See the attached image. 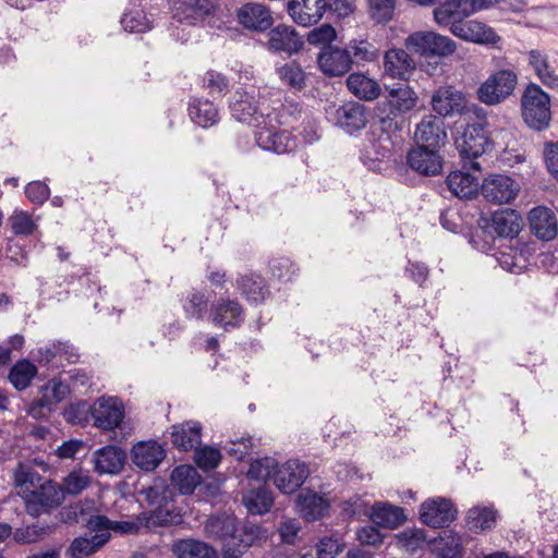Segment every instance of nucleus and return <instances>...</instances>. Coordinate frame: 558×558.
Instances as JSON below:
<instances>
[{
	"label": "nucleus",
	"instance_id": "c9c22d12",
	"mask_svg": "<svg viewBox=\"0 0 558 558\" xmlns=\"http://www.w3.org/2000/svg\"><path fill=\"white\" fill-rule=\"evenodd\" d=\"M189 116L203 129L210 128L219 121V112L215 104L203 98H195L189 104Z\"/></svg>",
	"mask_w": 558,
	"mask_h": 558
},
{
	"label": "nucleus",
	"instance_id": "774afa93",
	"mask_svg": "<svg viewBox=\"0 0 558 558\" xmlns=\"http://www.w3.org/2000/svg\"><path fill=\"white\" fill-rule=\"evenodd\" d=\"M434 558H453V536L439 535L432 542L430 548Z\"/></svg>",
	"mask_w": 558,
	"mask_h": 558
},
{
	"label": "nucleus",
	"instance_id": "13d9d810",
	"mask_svg": "<svg viewBox=\"0 0 558 558\" xmlns=\"http://www.w3.org/2000/svg\"><path fill=\"white\" fill-rule=\"evenodd\" d=\"M195 450V462L198 468L209 471L218 466L221 459V454L218 449L207 446Z\"/></svg>",
	"mask_w": 558,
	"mask_h": 558
},
{
	"label": "nucleus",
	"instance_id": "5701e85b",
	"mask_svg": "<svg viewBox=\"0 0 558 558\" xmlns=\"http://www.w3.org/2000/svg\"><path fill=\"white\" fill-rule=\"evenodd\" d=\"M450 499L437 497L428 499L421 505L420 519L430 527L439 529L448 525L453 517Z\"/></svg>",
	"mask_w": 558,
	"mask_h": 558
},
{
	"label": "nucleus",
	"instance_id": "a18cd8bd",
	"mask_svg": "<svg viewBox=\"0 0 558 558\" xmlns=\"http://www.w3.org/2000/svg\"><path fill=\"white\" fill-rule=\"evenodd\" d=\"M208 301L204 293L192 291L186 295L183 303V311L187 318L201 320L207 313Z\"/></svg>",
	"mask_w": 558,
	"mask_h": 558
},
{
	"label": "nucleus",
	"instance_id": "7ed1b4c3",
	"mask_svg": "<svg viewBox=\"0 0 558 558\" xmlns=\"http://www.w3.org/2000/svg\"><path fill=\"white\" fill-rule=\"evenodd\" d=\"M287 9L292 20L302 26L316 24L326 12L338 16L353 12L350 0H289Z\"/></svg>",
	"mask_w": 558,
	"mask_h": 558
},
{
	"label": "nucleus",
	"instance_id": "aec40b11",
	"mask_svg": "<svg viewBox=\"0 0 558 558\" xmlns=\"http://www.w3.org/2000/svg\"><path fill=\"white\" fill-rule=\"evenodd\" d=\"M310 475L308 466L300 460H288L279 465L275 476V486L282 494L295 493Z\"/></svg>",
	"mask_w": 558,
	"mask_h": 558
},
{
	"label": "nucleus",
	"instance_id": "423d86ee",
	"mask_svg": "<svg viewBox=\"0 0 558 558\" xmlns=\"http://www.w3.org/2000/svg\"><path fill=\"white\" fill-rule=\"evenodd\" d=\"M518 85V74L512 69L494 71L480 85L477 99L487 106H497L509 98Z\"/></svg>",
	"mask_w": 558,
	"mask_h": 558
},
{
	"label": "nucleus",
	"instance_id": "ddd939ff",
	"mask_svg": "<svg viewBox=\"0 0 558 558\" xmlns=\"http://www.w3.org/2000/svg\"><path fill=\"white\" fill-rule=\"evenodd\" d=\"M481 191L489 203L509 204L518 196L520 184L509 175L490 174L484 179Z\"/></svg>",
	"mask_w": 558,
	"mask_h": 558
},
{
	"label": "nucleus",
	"instance_id": "0eeeda50",
	"mask_svg": "<svg viewBox=\"0 0 558 558\" xmlns=\"http://www.w3.org/2000/svg\"><path fill=\"white\" fill-rule=\"evenodd\" d=\"M328 119L349 135L361 132L369 122L371 110L359 101H347L327 110Z\"/></svg>",
	"mask_w": 558,
	"mask_h": 558
},
{
	"label": "nucleus",
	"instance_id": "9b49d317",
	"mask_svg": "<svg viewBox=\"0 0 558 558\" xmlns=\"http://www.w3.org/2000/svg\"><path fill=\"white\" fill-rule=\"evenodd\" d=\"M478 225L499 238L513 239L523 228V218L515 209L502 208L492 213L489 218H481Z\"/></svg>",
	"mask_w": 558,
	"mask_h": 558
},
{
	"label": "nucleus",
	"instance_id": "6e6d98bb",
	"mask_svg": "<svg viewBox=\"0 0 558 558\" xmlns=\"http://www.w3.org/2000/svg\"><path fill=\"white\" fill-rule=\"evenodd\" d=\"M371 15L377 23H387L392 19L396 0H368Z\"/></svg>",
	"mask_w": 558,
	"mask_h": 558
},
{
	"label": "nucleus",
	"instance_id": "69168bd1",
	"mask_svg": "<svg viewBox=\"0 0 558 558\" xmlns=\"http://www.w3.org/2000/svg\"><path fill=\"white\" fill-rule=\"evenodd\" d=\"M343 544L339 538L323 537L316 545L317 558H336L342 550Z\"/></svg>",
	"mask_w": 558,
	"mask_h": 558
},
{
	"label": "nucleus",
	"instance_id": "49530a36",
	"mask_svg": "<svg viewBox=\"0 0 558 558\" xmlns=\"http://www.w3.org/2000/svg\"><path fill=\"white\" fill-rule=\"evenodd\" d=\"M426 542V534L423 529L408 527L397 535V543L407 551L413 554Z\"/></svg>",
	"mask_w": 558,
	"mask_h": 558
},
{
	"label": "nucleus",
	"instance_id": "5fc2aeb1",
	"mask_svg": "<svg viewBox=\"0 0 558 558\" xmlns=\"http://www.w3.org/2000/svg\"><path fill=\"white\" fill-rule=\"evenodd\" d=\"M269 269L271 275L280 281H290L298 272V268L288 257L272 258L269 262Z\"/></svg>",
	"mask_w": 558,
	"mask_h": 558
},
{
	"label": "nucleus",
	"instance_id": "58836bf2",
	"mask_svg": "<svg viewBox=\"0 0 558 558\" xmlns=\"http://www.w3.org/2000/svg\"><path fill=\"white\" fill-rule=\"evenodd\" d=\"M242 504L250 514H265L270 511L274 505L272 493L265 486L252 488L242 496Z\"/></svg>",
	"mask_w": 558,
	"mask_h": 558
},
{
	"label": "nucleus",
	"instance_id": "de8ad7c7",
	"mask_svg": "<svg viewBox=\"0 0 558 558\" xmlns=\"http://www.w3.org/2000/svg\"><path fill=\"white\" fill-rule=\"evenodd\" d=\"M172 481L182 494H191L197 485V473L190 465H179L171 474Z\"/></svg>",
	"mask_w": 558,
	"mask_h": 558
},
{
	"label": "nucleus",
	"instance_id": "e433bc0d",
	"mask_svg": "<svg viewBox=\"0 0 558 558\" xmlns=\"http://www.w3.org/2000/svg\"><path fill=\"white\" fill-rule=\"evenodd\" d=\"M380 114L378 124L373 126L372 131L399 148L403 143L401 132L404 121L402 117L390 114L389 112Z\"/></svg>",
	"mask_w": 558,
	"mask_h": 558
},
{
	"label": "nucleus",
	"instance_id": "f03ea898",
	"mask_svg": "<svg viewBox=\"0 0 558 558\" xmlns=\"http://www.w3.org/2000/svg\"><path fill=\"white\" fill-rule=\"evenodd\" d=\"M14 483L23 492L27 513L33 517L49 513L64 500L61 485L43 477L29 463L19 462L14 470Z\"/></svg>",
	"mask_w": 558,
	"mask_h": 558
},
{
	"label": "nucleus",
	"instance_id": "39448f33",
	"mask_svg": "<svg viewBox=\"0 0 558 558\" xmlns=\"http://www.w3.org/2000/svg\"><path fill=\"white\" fill-rule=\"evenodd\" d=\"M269 123H263L255 130L257 145L267 151L287 154L296 149L298 140L288 130H278L280 125H288L287 120L268 114Z\"/></svg>",
	"mask_w": 558,
	"mask_h": 558
},
{
	"label": "nucleus",
	"instance_id": "09e8293b",
	"mask_svg": "<svg viewBox=\"0 0 558 558\" xmlns=\"http://www.w3.org/2000/svg\"><path fill=\"white\" fill-rule=\"evenodd\" d=\"M122 27L129 33H145L151 28L150 22L142 10L126 11L120 21Z\"/></svg>",
	"mask_w": 558,
	"mask_h": 558
},
{
	"label": "nucleus",
	"instance_id": "f704fd0d",
	"mask_svg": "<svg viewBox=\"0 0 558 558\" xmlns=\"http://www.w3.org/2000/svg\"><path fill=\"white\" fill-rule=\"evenodd\" d=\"M371 519L376 525L396 529L407 520V517L401 507L388 502H375L372 507Z\"/></svg>",
	"mask_w": 558,
	"mask_h": 558
},
{
	"label": "nucleus",
	"instance_id": "4468645a",
	"mask_svg": "<svg viewBox=\"0 0 558 558\" xmlns=\"http://www.w3.org/2000/svg\"><path fill=\"white\" fill-rule=\"evenodd\" d=\"M94 425L102 430H112L120 426L124 417V407L119 398H98L90 405Z\"/></svg>",
	"mask_w": 558,
	"mask_h": 558
},
{
	"label": "nucleus",
	"instance_id": "1a4fd4ad",
	"mask_svg": "<svg viewBox=\"0 0 558 558\" xmlns=\"http://www.w3.org/2000/svg\"><path fill=\"white\" fill-rule=\"evenodd\" d=\"M384 100L378 102L379 113L389 112L402 117L404 113L413 110L417 104V95L413 88L402 82L385 85Z\"/></svg>",
	"mask_w": 558,
	"mask_h": 558
},
{
	"label": "nucleus",
	"instance_id": "79ce46f5",
	"mask_svg": "<svg viewBox=\"0 0 558 558\" xmlns=\"http://www.w3.org/2000/svg\"><path fill=\"white\" fill-rule=\"evenodd\" d=\"M37 375V367L28 360L17 361L10 369L9 380L16 390H25Z\"/></svg>",
	"mask_w": 558,
	"mask_h": 558
},
{
	"label": "nucleus",
	"instance_id": "2f4dec72",
	"mask_svg": "<svg viewBox=\"0 0 558 558\" xmlns=\"http://www.w3.org/2000/svg\"><path fill=\"white\" fill-rule=\"evenodd\" d=\"M347 87L356 98L365 101L375 100L381 94L378 82L362 72L351 73L347 77Z\"/></svg>",
	"mask_w": 558,
	"mask_h": 558
},
{
	"label": "nucleus",
	"instance_id": "052dcab7",
	"mask_svg": "<svg viewBox=\"0 0 558 558\" xmlns=\"http://www.w3.org/2000/svg\"><path fill=\"white\" fill-rule=\"evenodd\" d=\"M10 220L12 231L16 235H29L36 228L32 216L26 211H15Z\"/></svg>",
	"mask_w": 558,
	"mask_h": 558
},
{
	"label": "nucleus",
	"instance_id": "37998d69",
	"mask_svg": "<svg viewBox=\"0 0 558 558\" xmlns=\"http://www.w3.org/2000/svg\"><path fill=\"white\" fill-rule=\"evenodd\" d=\"M277 74L281 83L293 92H300L306 85V73L302 66L294 61L278 68Z\"/></svg>",
	"mask_w": 558,
	"mask_h": 558
},
{
	"label": "nucleus",
	"instance_id": "4c0bfd02",
	"mask_svg": "<svg viewBox=\"0 0 558 558\" xmlns=\"http://www.w3.org/2000/svg\"><path fill=\"white\" fill-rule=\"evenodd\" d=\"M109 534H95L92 537H75L65 550L70 558H86L98 551L108 541Z\"/></svg>",
	"mask_w": 558,
	"mask_h": 558
},
{
	"label": "nucleus",
	"instance_id": "2eb2a0df",
	"mask_svg": "<svg viewBox=\"0 0 558 558\" xmlns=\"http://www.w3.org/2000/svg\"><path fill=\"white\" fill-rule=\"evenodd\" d=\"M354 63L351 51L348 47L340 48L328 45L323 47L317 56L319 70L329 77H337L347 74Z\"/></svg>",
	"mask_w": 558,
	"mask_h": 558
},
{
	"label": "nucleus",
	"instance_id": "bb28decb",
	"mask_svg": "<svg viewBox=\"0 0 558 558\" xmlns=\"http://www.w3.org/2000/svg\"><path fill=\"white\" fill-rule=\"evenodd\" d=\"M165 457V449L155 440L141 441L132 448L133 463L144 471H154Z\"/></svg>",
	"mask_w": 558,
	"mask_h": 558
},
{
	"label": "nucleus",
	"instance_id": "0e129e2a",
	"mask_svg": "<svg viewBox=\"0 0 558 558\" xmlns=\"http://www.w3.org/2000/svg\"><path fill=\"white\" fill-rule=\"evenodd\" d=\"M25 195L33 204L43 205L50 196V189L45 182L33 181L25 186Z\"/></svg>",
	"mask_w": 558,
	"mask_h": 558
},
{
	"label": "nucleus",
	"instance_id": "864d4df0",
	"mask_svg": "<svg viewBox=\"0 0 558 558\" xmlns=\"http://www.w3.org/2000/svg\"><path fill=\"white\" fill-rule=\"evenodd\" d=\"M89 475L81 471H73L64 477L63 485L61 487L64 492V495L68 494L76 496L81 494L83 490H85L89 486Z\"/></svg>",
	"mask_w": 558,
	"mask_h": 558
},
{
	"label": "nucleus",
	"instance_id": "a19ab883",
	"mask_svg": "<svg viewBox=\"0 0 558 558\" xmlns=\"http://www.w3.org/2000/svg\"><path fill=\"white\" fill-rule=\"evenodd\" d=\"M471 171L477 172L471 168L470 162L468 169L463 168V163L460 169H456V197L471 199L477 195L478 179Z\"/></svg>",
	"mask_w": 558,
	"mask_h": 558
},
{
	"label": "nucleus",
	"instance_id": "a878e982",
	"mask_svg": "<svg viewBox=\"0 0 558 558\" xmlns=\"http://www.w3.org/2000/svg\"><path fill=\"white\" fill-rule=\"evenodd\" d=\"M125 461V451L117 446H105L94 452V465L98 474H119Z\"/></svg>",
	"mask_w": 558,
	"mask_h": 558
},
{
	"label": "nucleus",
	"instance_id": "b1692460",
	"mask_svg": "<svg viewBox=\"0 0 558 558\" xmlns=\"http://www.w3.org/2000/svg\"><path fill=\"white\" fill-rule=\"evenodd\" d=\"M525 57L535 76L548 88L558 89V74L549 56L543 50L531 49Z\"/></svg>",
	"mask_w": 558,
	"mask_h": 558
},
{
	"label": "nucleus",
	"instance_id": "f257e3e1",
	"mask_svg": "<svg viewBox=\"0 0 558 558\" xmlns=\"http://www.w3.org/2000/svg\"><path fill=\"white\" fill-rule=\"evenodd\" d=\"M456 116H458L456 125L460 124V128H464L460 145V162L463 163L464 169H468V162H470L472 169L481 171L477 159L490 144L484 130L486 111L464 94L456 92Z\"/></svg>",
	"mask_w": 558,
	"mask_h": 558
},
{
	"label": "nucleus",
	"instance_id": "680f3d73",
	"mask_svg": "<svg viewBox=\"0 0 558 558\" xmlns=\"http://www.w3.org/2000/svg\"><path fill=\"white\" fill-rule=\"evenodd\" d=\"M337 33L336 29L330 24H323L319 27L313 28L307 35V41L311 45L319 46L324 45V47L331 44V41L336 38Z\"/></svg>",
	"mask_w": 558,
	"mask_h": 558
},
{
	"label": "nucleus",
	"instance_id": "dca6fc26",
	"mask_svg": "<svg viewBox=\"0 0 558 558\" xmlns=\"http://www.w3.org/2000/svg\"><path fill=\"white\" fill-rule=\"evenodd\" d=\"M244 319L245 311L238 300L220 298L211 304L210 320L215 326L222 328L225 331L240 328Z\"/></svg>",
	"mask_w": 558,
	"mask_h": 558
},
{
	"label": "nucleus",
	"instance_id": "c03bdc74",
	"mask_svg": "<svg viewBox=\"0 0 558 558\" xmlns=\"http://www.w3.org/2000/svg\"><path fill=\"white\" fill-rule=\"evenodd\" d=\"M278 469L279 463L276 459L271 457H264L251 463L247 476L252 480L264 482L272 481V483H275V476Z\"/></svg>",
	"mask_w": 558,
	"mask_h": 558
},
{
	"label": "nucleus",
	"instance_id": "338daca9",
	"mask_svg": "<svg viewBox=\"0 0 558 558\" xmlns=\"http://www.w3.org/2000/svg\"><path fill=\"white\" fill-rule=\"evenodd\" d=\"M41 393L49 398L53 405L63 401L69 393L68 385L60 380L51 379L43 388Z\"/></svg>",
	"mask_w": 558,
	"mask_h": 558
},
{
	"label": "nucleus",
	"instance_id": "393cba45",
	"mask_svg": "<svg viewBox=\"0 0 558 558\" xmlns=\"http://www.w3.org/2000/svg\"><path fill=\"white\" fill-rule=\"evenodd\" d=\"M267 45L271 51L292 54L302 48L303 40L293 27L280 24L268 33Z\"/></svg>",
	"mask_w": 558,
	"mask_h": 558
},
{
	"label": "nucleus",
	"instance_id": "4be33fe9",
	"mask_svg": "<svg viewBox=\"0 0 558 558\" xmlns=\"http://www.w3.org/2000/svg\"><path fill=\"white\" fill-rule=\"evenodd\" d=\"M238 22L246 29L265 32L272 25L268 7L257 2H246L236 12Z\"/></svg>",
	"mask_w": 558,
	"mask_h": 558
},
{
	"label": "nucleus",
	"instance_id": "6ab92c4d",
	"mask_svg": "<svg viewBox=\"0 0 558 558\" xmlns=\"http://www.w3.org/2000/svg\"><path fill=\"white\" fill-rule=\"evenodd\" d=\"M456 37L473 44L493 46L499 48L501 37L483 22L476 20H457Z\"/></svg>",
	"mask_w": 558,
	"mask_h": 558
},
{
	"label": "nucleus",
	"instance_id": "72a5a7b5",
	"mask_svg": "<svg viewBox=\"0 0 558 558\" xmlns=\"http://www.w3.org/2000/svg\"><path fill=\"white\" fill-rule=\"evenodd\" d=\"M177 558H217L216 549L209 544L194 538L178 539L171 545Z\"/></svg>",
	"mask_w": 558,
	"mask_h": 558
},
{
	"label": "nucleus",
	"instance_id": "f8f14e48",
	"mask_svg": "<svg viewBox=\"0 0 558 558\" xmlns=\"http://www.w3.org/2000/svg\"><path fill=\"white\" fill-rule=\"evenodd\" d=\"M397 148L371 130L366 134L360 159L367 169L380 172L384 169V163L391 159Z\"/></svg>",
	"mask_w": 558,
	"mask_h": 558
},
{
	"label": "nucleus",
	"instance_id": "7c9ffc66",
	"mask_svg": "<svg viewBox=\"0 0 558 558\" xmlns=\"http://www.w3.org/2000/svg\"><path fill=\"white\" fill-rule=\"evenodd\" d=\"M498 512L493 505L474 506L466 512L465 525L475 533H483L495 527Z\"/></svg>",
	"mask_w": 558,
	"mask_h": 558
},
{
	"label": "nucleus",
	"instance_id": "8fccbe9b",
	"mask_svg": "<svg viewBox=\"0 0 558 558\" xmlns=\"http://www.w3.org/2000/svg\"><path fill=\"white\" fill-rule=\"evenodd\" d=\"M433 110L437 117H447L453 112V89L451 86L441 87L435 92L432 98Z\"/></svg>",
	"mask_w": 558,
	"mask_h": 558
},
{
	"label": "nucleus",
	"instance_id": "ea45409f",
	"mask_svg": "<svg viewBox=\"0 0 558 558\" xmlns=\"http://www.w3.org/2000/svg\"><path fill=\"white\" fill-rule=\"evenodd\" d=\"M298 507L304 519L316 521L325 515L329 505L324 497L317 494H308L299 497Z\"/></svg>",
	"mask_w": 558,
	"mask_h": 558
},
{
	"label": "nucleus",
	"instance_id": "c85d7f7f",
	"mask_svg": "<svg viewBox=\"0 0 558 558\" xmlns=\"http://www.w3.org/2000/svg\"><path fill=\"white\" fill-rule=\"evenodd\" d=\"M530 228L533 234L543 241H550L557 235V218L546 207H535L529 214Z\"/></svg>",
	"mask_w": 558,
	"mask_h": 558
},
{
	"label": "nucleus",
	"instance_id": "20e7f679",
	"mask_svg": "<svg viewBox=\"0 0 558 558\" xmlns=\"http://www.w3.org/2000/svg\"><path fill=\"white\" fill-rule=\"evenodd\" d=\"M521 113L532 130L544 131L551 121L550 97L539 85L530 83L521 96Z\"/></svg>",
	"mask_w": 558,
	"mask_h": 558
},
{
	"label": "nucleus",
	"instance_id": "c756f323",
	"mask_svg": "<svg viewBox=\"0 0 558 558\" xmlns=\"http://www.w3.org/2000/svg\"><path fill=\"white\" fill-rule=\"evenodd\" d=\"M172 445L181 450L197 449L202 442V426L197 422H185L172 426Z\"/></svg>",
	"mask_w": 558,
	"mask_h": 558
},
{
	"label": "nucleus",
	"instance_id": "a211bd4d",
	"mask_svg": "<svg viewBox=\"0 0 558 558\" xmlns=\"http://www.w3.org/2000/svg\"><path fill=\"white\" fill-rule=\"evenodd\" d=\"M414 140L417 146L439 151L448 140L442 118L433 114L425 116L416 125Z\"/></svg>",
	"mask_w": 558,
	"mask_h": 558
},
{
	"label": "nucleus",
	"instance_id": "bf43d9fd",
	"mask_svg": "<svg viewBox=\"0 0 558 558\" xmlns=\"http://www.w3.org/2000/svg\"><path fill=\"white\" fill-rule=\"evenodd\" d=\"M253 448V441L251 437H241L235 439H229L225 449L227 453L236 460H243Z\"/></svg>",
	"mask_w": 558,
	"mask_h": 558
},
{
	"label": "nucleus",
	"instance_id": "6e6552de",
	"mask_svg": "<svg viewBox=\"0 0 558 558\" xmlns=\"http://www.w3.org/2000/svg\"><path fill=\"white\" fill-rule=\"evenodd\" d=\"M407 48L425 59L442 58L453 51V43L435 32H414L405 39Z\"/></svg>",
	"mask_w": 558,
	"mask_h": 558
},
{
	"label": "nucleus",
	"instance_id": "e2e57ef3",
	"mask_svg": "<svg viewBox=\"0 0 558 558\" xmlns=\"http://www.w3.org/2000/svg\"><path fill=\"white\" fill-rule=\"evenodd\" d=\"M63 415L71 424L85 425L90 416V405L86 402L71 404L64 410Z\"/></svg>",
	"mask_w": 558,
	"mask_h": 558
},
{
	"label": "nucleus",
	"instance_id": "f3484780",
	"mask_svg": "<svg viewBox=\"0 0 558 558\" xmlns=\"http://www.w3.org/2000/svg\"><path fill=\"white\" fill-rule=\"evenodd\" d=\"M267 531L259 524L245 522L238 536L231 537L222 546L223 558H239L245 550L254 544L260 543L267 538Z\"/></svg>",
	"mask_w": 558,
	"mask_h": 558
},
{
	"label": "nucleus",
	"instance_id": "412c9836",
	"mask_svg": "<svg viewBox=\"0 0 558 558\" xmlns=\"http://www.w3.org/2000/svg\"><path fill=\"white\" fill-rule=\"evenodd\" d=\"M407 163L415 172L433 177L441 172L444 160L438 150L416 145L408 151Z\"/></svg>",
	"mask_w": 558,
	"mask_h": 558
},
{
	"label": "nucleus",
	"instance_id": "603ef678",
	"mask_svg": "<svg viewBox=\"0 0 558 558\" xmlns=\"http://www.w3.org/2000/svg\"><path fill=\"white\" fill-rule=\"evenodd\" d=\"M351 54L355 59L356 63L360 62H373L378 58V49L369 41L361 39H352L348 46Z\"/></svg>",
	"mask_w": 558,
	"mask_h": 558
},
{
	"label": "nucleus",
	"instance_id": "473e14b6",
	"mask_svg": "<svg viewBox=\"0 0 558 558\" xmlns=\"http://www.w3.org/2000/svg\"><path fill=\"white\" fill-rule=\"evenodd\" d=\"M236 288L251 303H262L269 295L265 279L256 274H245L236 279Z\"/></svg>",
	"mask_w": 558,
	"mask_h": 558
},
{
	"label": "nucleus",
	"instance_id": "4d7b16f0",
	"mask_svg": "<svg viewBox=\"0 0 558 558\" xmlns=\"http://www.w3.org/2000/svg\"><path fill=\"white\" fill-rule=\"evenodd\" d=\"M500 1L501 0H456V16H470Z\"/></svg>",
	"mask_w": 558,
	"mask_h": 558
},
{
	"label": "nucleus",
	"instance_id": "9d476101",
	"mask_svg": "<svg viewBox=\"0 0 558 558\" xmlns=\"http://www.w3.org/2000/svg\"><path fill=\"white\" fill-rule=\"evenodd\" d=\"M230 111L234 119L246 123L255 130L263 123H269L267 120L268 107H260L253 95L246 92L236 90L230 101Z\"/></svg>",
	"mask_w": 558,
	"mask_h": 558
},
{
	"label": "nucleus",
	"instance_id": "cd10ccee",
	"mask_svg": "<svg viewBox=\"0 0 558 558\" xmlns=\"http://www.w3.org/2000/svg\"><path fill=\"white\" fill-rule=\"evenodd\" d=\"M384 70L390 77L405 81L415 70V62L404 49L392 48L384 56Z\"/></svg>",
	"mask_w": 558,
	"mask_h": 558
},
{
	"label": "nucleus",
	"instance_id": "3c124183",
	"mask_svg": "<svg viewBox=\"0 0 558 558\" xmlns=\"http://www.w3.org/2000/svg\"><path fill=\"white\" fill-rule=\"evenodd\" d=\"M203 86L208 89L211 96L222 97L228 93L230 82L222 73L208 70L203 77Z\"/></svg>",
	"mask_w": 558,
	"mask_h": 558
}]
</instances>
